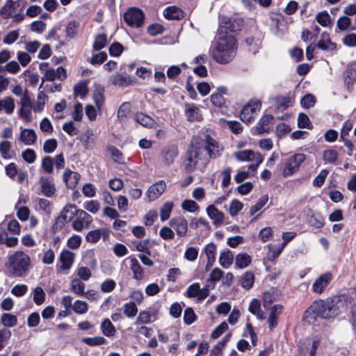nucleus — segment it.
<instances>
[{"label":"nucleus","mask_w":356,"mask_h":356,"mask_svg":"<svg viewBox=\"0 0 356 356\" xmlns=\"http://www.w3.org/2000/svg\"><path fill=\"white\" fill-rule=\"evenodd\" d=\"M236 49V40L234 36L220 33L218 40L211 48V52L217 63L226 64L234 59Z\"/></svg>","instance_id":"f257e3e1"},{"label":"nucleus","mask_w":356,"mask_h":356,"mask_svg":"<svg viewBox=\"0 0 356 356\" xmlns=\"http://www.w3.org/2000/svg\"><path fill=\"white\" fill-rule=\"evenodd\" d=\"M307 312L314 314L323 318H329L336 316L339 313V307L334 299L327 298L320 300L312 303L307 309Z\"/></svg>","instance_id":"f03ea898"},{"label":"nucleus","mask_w":356,"mask_h":356,"mask_svg":"<svg viewBox=\"0 0 356 356\" xmlns=\"http://www.w3.org/2000/svg\"><path fill=\"white\" fill-rule=\"evenodd\" d=\"M204 148L200 145L192 144L188 148L185 160V170L191 173L195 170L199 161L202 160Z\"/></svg>","instance_id":"7ed1b4c3"},{"label":"nucleus","mask_w":356,"mask_h":356,"mask_svg":"<svg viewBox=\"0 0 356 356\" xmlns=\"http://www.w3.org/2000/svg\"><path fill=\"white\" fill-rule=\"evenodd\" d=\"M145 15L143 11L136 8H131L124 14L125 22L130 26L138 28L143 24Z\"/></svg>","instance_id":"20e7f679"},{"label":"nucleus","mask_w":356,"mask_h":356,"mask_svg":"<svg viewBox=\"0 0 356 356\" xmlns=\"http://www.w3.org/2000/svg\"><path fill=\"white\" fill-rule=\"evenodd\" d=\"M305 159V154L301 153L296 154L290 157L285 164V167L283 170V175L287 177L293 175L298 170L300 165L304 162Z\"/></svg>","instance_id":"39448f33"},{"label":"nucleus","mask_w":356,"mask_h":356,"mask_svg":"<svg viewBox=\"0 0 356 356\" xmlns=\"http://www.w3.org/2000/svg\"><path fill=\"white\" fill-rule=\"evenodd\" d=\"M261 102L258 100L249 102L241 110L240 118L245 123H250L254 120V113L259 111Z\"/></svg>","instance_id":"423d86ee"},{"label":"nucleus","mask_w":356,"mask_h":356,"mask_svg":"<svg viewBox=\"0 0 356 356\" xmlns=\"http://www.w3.org/2000/svg\"><path fill=\"white\" fill-rule=\"evenodd\" d=\"M75 216L76 218L72 226L77 232H81L85 226H88L92 222L91 216L83 210H77Z\"/></svg>","instance_id":"0eeeda50"},{"label":"nucleus","mask_w":356,"mask_h":356,"mask_svg":"<svg viewBox=\"0 0 356 356\" xmlns=\"http://www.w3.org/2000/svg\"><path fill=\"white\" fill-rule=\"evenodd\" d=\"M274 118L272 115H264L253 128V134L260 135L264 133H268L272 129Z\"/></svg>","instance_id":"6e6552de"},{"label":"nucleus","mask_w":356,"mask_h":356,"mask_svg":"<svg viewBox=\"0 0 356 356\" xmlns=\"http://www.w3.org/2000/svg\"><path fill=\"white\" fill-rule=\"evenodd\" d=\"M209 284L200 289L199 283L190 285L186 292L188 298H197L198 301L204 300L209 296Z\"/></svg>","instance_id":"1a4fd4ad"},{"label":"nucleus","mask_w":356,"mask_h":356,"mask_svg":"<svg viewBox=\"0 0 356 356\" xmlns=\"http://www.w3.org/2000/svg\"><path fill=\"white\" fill-rule=\"evenodd\" d=\"M12 267H28L31 260L28 254L22 251H17L9 257Z\"/></svg>","instance_id":"9d476101"},{"label":"nucleus","mask_w":356,"mask_h":356,"mask_svg":"<svg viewBox=\"0 0 356 356\" xmlns=\"http://www.w3.org/2000/svg\"><path fill=\"white\" fill-rule=\"evenodd\" d=\"M204 152H207L211 159H216L221 155L222 147L211 136H207L206 145L203 147Z\"/></svg>","instance_id":"9b49d317"},{"label":"nucleus","mask_w":356,"mask_h":356,"mask_svg":"<svg viewBox=\"0 0 356 356\" xmlns=\"http://www.w3.org/2000/svg\"><path fill=\"white\" fill-rule=\"evenodd\" d=\"M332 278V274L329 271L321 275L314 281L312 285V290L315 293H321L323 290L328 286Z\"/></svg>","instance_id":"f8f14e48"},{"label":"nucleus","mask_w":356,"mask_h":356,"mask_svg":"<svg viewBox=\"0 0 356 356\" xmlns=\"http://www.w3.org/2000/svg\"><path fill=\"white\" fill-rule=\"evenodd\" d=\"M41 193L47 197H51L56 193L55 184L53 179L48 177H40L39 179Z\"/></svg>","instance_id":"ddd939ff"},{"label":"nucleus","mask_w":356,"mask_h":356,"mask_svg":"<svg viewBox=\"0 0 356 356\" xmlns=\"http://www.w3.org/2000/svg\"><path fill=\"white\" fill-rule=\"evenodd\" d=\"M20 3H23V6H25L26 2L23 0L16 1L8 0L5 5L0 9V17L3 19L9 18L12 16L13 13L16 11L17 8L20 6Z\"/></svg>","instance_id":"4468645a"},{"label":"nucleus","mask_w":356,"mask_h":356,"mask_svg":"<svg viewBox=\"0 0 356 356\" xmlns=\"http://www.w3.org/2000/svg\"><path fill=\"white\" fill-rule=\"evenodd\" d=\"M169 225L176 230L177 235L179 236H184L186 234L188 222L184 217L179 216L172 218L169 222Z\"/></svg>","instance_id":"2eb2a0df"},{"label":"nucleus","mask_w":356,"mask_h":356,"mask_svg":"<svg viewBox=\"0 0 356 356\" xmlns=\"http://www.w3.org/2000/svg\"><path fill=\"white\" fill-rule=\"evenodd\" d=\"M166 188L165 183L163 181H159L152 185L147 192V195L150 201H154L160 197Z\"/></svg>","instance_id":"dca6fc26"},{"label":"nucleus","mask_w":356,"mask_h":356,"mask_svg":"<svg viewBox=\"0 0 356 356\" xmlns=\"http://www.w3.org/2000/svg\"><path fill=\"white\" fill-rule=\"evenodd\" d=\"M207 213L209 217L212 220L213 224L216 227H218L224 222L225 214L217 209L214 205H209L207 208Z\"/></svg>","instance_id":"f3484780"},{"label":"nucleus","mask_w":356,"mask_h":356,"mask_svg":"<svg viewBox=\"0 0 356 356\" xmlns=\"http://www.w3.org/2000/svg\"><path fill=\"white\" fill-rule=\"evenodd\" d=\"M316 47L324 51H334L337 49V44L331 41L330 35L325 31L321 33Z\"/></svg>","instance_id":"a211bd4d"},{"label":"nucleus","mask_w":356,"mask_h":356,"mask_svg":"<svg viewBox=\"0 0 356 356\" xmlns=\"http://www.w3.org/2000/svg\"><path fill=\"white\" fill-rule=\"evenodd\" d=\"M185 114L187 120L191 122L199 121L202 119L199 108L193 104H185Z\"/></svg>","instance_id":"6ab92c4d"},{"label":"nucleus","mask_w":356,"mask_h":356,"mask_svg":"<svg viewBox=\"0 0 356 356\" xmlns=\"http://www.w3.org/2000/svg\"><path fill=\"white\" fill-rule=\"evenodd\" d=\"M37 139V135L33 129H22L19 140L26 145H31L35 143Z\"/></svg>","instance_id":"aec40b11"},{"label":"nucleus","mask_w":356,"mask_h":356,"mask_svg":"<svg viewBox=\"0 0 356 356\" xmlns=\"http://www.w3.org/2000/svg\"><path fill=\"white\" fill-rule=\"evenodd\" d=\"M282 312V306L281 305H275L272 308L268 318V327L273 330L277 325V321L280 315Z\"/></svg>","instance_id":"412c9836"},{"label":"nucleus","mask_w":356,"mask_h":356,"mask_svg":"<svg viewBox=\"0 0 356 356\" xmlns=\"http://www.w3.org/2000/svg\"><path fill=\"white\" fill-rule=\"evenodd\" d=\"M63 181L69 188H74L76 187L79 180V175L77 172L71 171L66 169L63 172Z\"/></svg>","instance_id":"4be33fe9"},{"label":"nucleus","mask_w":356,"mask_h":356,"mask_svg":"<svg viewBox=\"0 0 356 356\" xmlns=\"http://www.w3.org/2000/svg\"><path fill=\"white\" fill-rule=\"evenodd\" d=\"M163 15L170 20H179L184 17V13L179 8L171 6L165 8Z\"/></svg>","instance_id":"5701e85b"},{"label":"nucleus","mask_w":356,"mask_h":356,"mask_svg":"<svg viewBox=\"0 0 356 356\" xmlns=\"http://www.w3.org/2000/svg\"><path fill=\"white\" fill-rule=\"evenodd\" d=\"M108 236L109 233L106 229H97L88 233L86 235V240L91 243H97L102 236L104 238H106Z\"/></svg>","instance_id":"b1692460"},{"label":"nucleus","mask_w":356,"mask_h":356,"mask_svg":"<svg viewBox=\"0 0 356 356\" xmlns=\"http://www.w3.org/2000/svg\"><path fill=\"white\" fill-rule=\"evenodd\" d=\"M216 249L217 247L213 243H210L205 246L204 252L207 259L206 267L212 266L213 265L216 261Z\"/></svg>","instance_id":"393cba45"},{"label":"nucleus","mask_w":356,"mask_h":356,"mask_svg":"<svg viewBox=\"0 0 356 356\" xmlns=\"http://www.w3.org/2000/svg\"><path fill=\"white\" fill-rule=\"evenodd\" d=\"M162 154L164 163L169 165L174 162L175 159L178 156V149L177 147L170 146L163 149Z\"/></svg>","instance_id":"a878e982"},{"label":"nucleus","mask_w":356,"mask_h":356,"mask_svg":"<svg viewBox=\"0 0 356 356\" xmlns=\"http://www.w3.org/2000/svg\"><path fill=\"white\" fill-rule=\"evenodd\" d=\"M15 108V101L11 97H6L0 101V112L4 111L6 114L11 115Z\"/></svg>","instance_id":"bb28decb"},{"label":"nucleus","mask_w":356,"mask_h":356,"mask_svg":"<svg viewBox=\"0 0 356 356\" xmlns=\"http://www.w3.org/2000/svg\"><path fill=\"white\" fill-rule=\"evenodd\" d=\"M74 260V254L68 250H64L60 252V261L62 262L61 267H71Z\"/></svg>","instance_id":"cd10ccee"},{"label":"nucleus","mask_w":356,"mask_h":356,"mask_svg":"<svg viewBox=\"0 0 356 356\" xmlns=\"http://www.w3.org/2000/svg\"><path fill=\"white\" fill-rule=\"evenodd\" d=\"M248 309L250 312L257 316V318L260 320H264L265 318L264 312L261 311V303L259 300L254 298L251 301Z\"/></svg>","instance_id":"c85d7f7f"},{"label":"nucleus","mask_w":356,"mask_h":356,"mask_svg":"<svg viewBox=\"0 0 356 356\" xmlns=\"http://www.w3.org/2000/svg\"><path fill=\"white\" fill-rule=\"evenodd\" d=\"M112 84L119 86H125L131 83V77L117 73L111 77Z\"/></svg>","instance_id":"c756f323"},{"label":"nucleus","mask_w":356,"mask_h":356,"mask_svg":"<svg viewBox=\"0 0 356 356\" xmlns=\"http://www.w3.org/2000/svg\"><path fill=\"white\" fill-rule=\"evenodd\" d=\"M308 223L316 228H321L324 225V218L320 213H312L308 215Z\"/></svg>","instance_id":"7c9ffc66"},{"label":"nucleus","mask_w":356,"mask_h":356,"mask_svg":"<svg viewBox=\"0 0 356 356\" xmlns=\"http://www.w3.org/2000/svg\"><path fill=\"white\" fill-rule=\"evenodd\" d=\"M234 156L238 161H253L254 151L245 149L235 152Z\"/></svg>","instance_id":"2f4dec72"},{"label":"nucleus","mask_w":356,"mask_h":356,"mask_svg":"<svg viewBox=\"0 0 356 356\" xmlns=\"http://www.w3.org/2000/svg\"><path fill=\"white\" fill-rule=\"evenodd\" d=\"M135 120L145 127H152L155 123L154 120L150 116L143 113H136Z\"/></svg>","instance_id":"473e14b6"},{"label":"nucleus","mask_w":356,"mask_h":356,"mask_svg":"<svg viewBox=\"0 0 356 356\" xmlns=\"http://www.w3.org/2000/svg\"><path fill=\"white\" fill-rule=\"evenodd\" d=\"M107 43V35L105 33L98 34L95 38L92 49L94 51H100L106 46Z\"/></svg>","instance_id":"72a5a7b5"},{"label":"nucleus","mask_w":356,"mask_h":356,"mask_svg":"<svg viewBox=\"0 0 356 356\" xmlns=\"http://www.w3.org/2000/svg\"><path fill=\"white\" fill-rule=\"evenodd\" d=\"M101 330L103 334L106 337H113L116 332V330L109 319H104L101 324Z\"/></svg>","instance_id":"f704fd0d"},{"label":"nucleus","mask_w":356,"mask_h":356,"mask_svg":"<svg viewBox=\"0 0 356 356\" xmlns=\"http://www.w3.org/2000/svg\"><path fill=\"white\" fill-rule=\"evenodd\" d=\"M71 290L79 296L85 294V284L79 278H74L71 281Z\"/></svg>","instance_id":"c9c22d12"},{"label":"nucleus","mask_w":356,"mask_h":356,"mask_svg":"<svg viewBox=\"0 0 356 356\" xmlns=\"http://www.w3.org/2000/svg\"><path fill=\"white\" fill-rule=\"evenodd\" d=\"M254 281V275L250 271L245 272L241 278V286L245 289L252 288Z\"/></svg>","instance_id":"e433bc0d"},{"label":"nucleus","mask_w":356,"mask_h":356,"mask_svg":"<svg viewBox=\"0 0 356 356\" xmlns=\"http://www.w3.org/2000/svg\"><path fill=\"white\" fill-rule=\"evenodd\" d=\"M104 88L103 87H97L93 93V99L97 107L100 109L104 102Z\"/></svg>","instance_id":"4c0bfd02"},{"label":"nucleus","mask_w":356,"mask_h":356,"mask_svg":"<svg viewBox=\"0 0 356 356\" xmlns=\"http://www.w3.org/2000/svg\"><path fill=\"white\" fill-rule=\"evenodd\" d=\"M1 321L5 327H11L17 325V318L13 314L4 313L1 316Z\"/></svg>","instance_id":"58836bf2"},{"label":"nucleus","mask_w":356,"mask_h":356,"mask_svg":"<svg viewBox=\"0 0 356 356\" xmlns=\"http://www.w3.org/2000/svg\"><path fill=\"white\" fill-rule=\"evenodd\" d=\"M11 143L8 140L0 142V154L3 159H10L12 154H10Z\"/></svg>","instance_id":"ea45409f"},{"label":"nucleus","mask_w":356,"mask_h":356,"mask_svg":"<svg viewBox=\"0 0 356 356\" xmlns=\"http://www.w3.org/2000/svg\"><path fill=\"white\" fill-rule=\"evenodd\" d=\"M123 312L128 318H133L136 316L138 308L136 303L133 301L125 303L123 306Z\"/></svg>","instance_id":"a19ab883"},{"label":"nucleus","mask_w":356,"mask_h":356,"mask_svg":"<svg viewBox=\"0 0 356 356\" xmlns=\"http://www.w3.org/2000/svg\"><path fill=\"white\" fill-rule=\"evenodd\" d=\"M323 159L325 163L335 164L338 159V153L332 149L325 150L323 153Z\"/></svg>","instance_id":"79ce46f5"},{"label":"nucleus","mask_w":356,"mask_h":356,"mask_svg":"<svg viewBox=\"0 0 356 356\" xmlns=\"http://www.w3.org/2000/svg\"><path fill=\"white\" fill-rule=\"evenodd\" d=\"M76 207L74 204H69L65 205L60 212V215L65 218L68 220H71L76 214Z\"/></svg>","instance_id":"37998d69"},{"label":"nucleus","mask_w":356,"mask_h":356,"mask_svg":"<svg viewBox=\"0 0 356 356\" xmlns=\"http://www.w3.org/2000/svg\"><path fill=\"white\" fill-rule=\"evenodd\" d=\"M45 293L42 287L37 286L34 289L33 299L37 305H40L44 303L45 300Z\"/></svg>","instance_id":"c03bdc74"},{"label":"nucleus","mask_w":356,"mask_h":356,"mask_svg":"<svg viewBox=\"0 0 356 356\" xmlns=\"http://www.w3.org/2000/svg\"><path fill=\"white\" fill-rule=\"evenodd\" d=\"M234 257L230 250L221 252L219 257V263L223 267L230 266L232 264Z\"/></svg>","instance_id":"a18cd8bd"},{"label":"nucleus","mask_w":356,"mask_h":356,"mask_svg":"<svg viewBox=\"0 0 356 356\" xmlns=\"http://www.w3.org/2000/svg\"><path fill=\"white\" fill-rule=\"evenodd\" d=\"M82 341L90 346H95L104 344L106 339L103 337H85L82 339Z\"/></svg>","instance_id":"49530a36"},{"label":"nucleus","mask_w":356,"mask_h":356,"mask_svg":"<svg viewBox=\"0 0 356 356\" xmlns=\"http://www.w3.org/2000/svg\"><path fill=\"white\" fill-rule=\"evenodd\" d=\"M41 167L42 170L48 173L51 174L54 170V159L51 156H44L42 160Z\"/></svg>","instance_id":"de8ad7c7"},{"label":"nucleus","mask_w":356,"mask_h":356,"mask_svg":"<svg viewBox=\"0 0 356 356\" xmlns=\"http://www.w3.org/2000/svg\"><path fill=\"white\" fill-rule=\"evenodd\" d=\"M251 263V257L246 253L238 254L236 257L237 267H247Z\"/></svg>","instance_id":"09e8293b"},{"label":"nucleus","mask_w":356,"mask_h":356,"mask_svg":"<svg viewBox=\"0 0 356 356\" xmlns=\"http://www.w3.org/2000/svg\"><path fill=\"white\" fill-rule=\"evenodd\" d=\"M274 301H275V298L273 289H270L264 293L263 297V306L266 309H268Z\"/></svg>","instance_id":"8fccbe9b"},{"label":"nucleus","mask_w":356,"mask_h":356,"mask_svg":"<svg viewBox=\"0 0 356 356\" xmlns=\"http://www.w3.org/2000/svg\"><path fill=\"white\" fill-rule=\"evenodd\" d=\"M268 201V196L267 195H262L256 204L252 206L250 209L251 216L254 215L259 211Z\"/></svg>","instance_id":"3c124183"},{"label":"nucleus","mask_w":356,"mask_h":356,"mask_svg":"<svg viewBox=\"0 0 356 356\" xmlns=\"http://www.w3.org/2000/svg\"><path fill=\"white\" fill-rule=\"evenodd\" d=\"M298 126L299 128H306L309 129L312 128V124L309 117L304 113H301L298 115Z\"/></svg>","instance_id":"603ef678"},{"label":"nucleus","mask_w":356,"mask_h":356,"mask_svg":"<svg viewBox=\"0 0 356 356\" xmlns=\"http://www.w3.org/2000/svg\"><path fill=\"white\" fill-rule=\"evenodd\" d=\"M172 207L173 204L171 202H167L163 204L160 211V217L162 221H165L170 218Z\"/></svg>","instance_id":"864d4df0"},{"label":"nucleus","mask_w":356,"mask_h":356,"mask_svg":"<svg viewBox=\"0 0 356 356\" xmlns=\"http://www.w3.org/2000/svg\"><path fill=\"white\" fill-rule=\"evenodd\" d=\"M316 19L323 26H327L331 21V17L327 11L320 12L316 14Z\"/></svg>","instance_id":"5fc2aeb1"},{"label":"nucleus","mask_w":356,"mask_h":356,"mask_svg":"<svg viewBox=\"0 0 356 356\" xmlns=\"http://www.w3.org/2000/svg\"><path fill=\"white\" fill-rule=\"evenodd\" d=\"M79 27V22L74 20L70 22L66 27V36L71 38H74L77 33Z\"/></svg>","instance_id":"6e6d98bb"},{"label":"nucleus","mask_w":356,"mask_h":356,"mask_svg":"<svg viewBox=\"0 0 356 356\" xmlns=\"http://www.w3.org/2000/svg\"><path fill=\"white\" fill-rule=\"evenodd\" d=\"M72 309L76 314H83L88 312V305L85 301L76 300L73 304Z\"/></svg>","instance_id":"4d7b16f0"},{"label":"nucleus","mask_w":356,"mask_h":356,"mask_svg":"<svg viewBox=\"0 0 356 356\" xmlns=\"http://www.w3.org/2000/svg\"><path fill=\"white\" fill-rule=\"evenodd\" d=\"M275 102L277 109L281 111H284L291 105L290 99L286 97H277Z\"/></svg>","instance_id":"13d9d810"},{"label":"nucleus","mask_w":356,"mask_h":356,"mask_svg":"<svg viewBox=\"0 0 356 356\" xmlns=\"http://www.w3.org/2000/svg\"><path fill=\"white\" fill-rule=\"evenodd\" d=\"M243 204L239 200H233L229 208V213L231 216H236L238 212L243 209Z\"/></svg>","instance_id":"bf43d9fd"},{"label":"nucleus","mask_w":356,"mask_h":356,"mask_svg":"<svg viewBox=\"0 0 356 356\" xmlns=\"http://www.w3.org/2000/svg\"><path fill=\"white\" fill-rule=\"evenodd\" d=\"M197 318L196 314L191 307H187L184 313V322L186 325L192 324Z\"/></svg>","instance_id":"052dcab7"},{"label":"nucleus","mask_w":356,"mask_h":356,"mask_svg":"<svg viewBox=\"0 0 356 356\" xmlns=\"http://www.w3.org/2000/svg\"><path fill=\"white\" fill-rule=\"evenodd\" d=\"M70 220L65 219V217L60 214L56 218L55 222L52 225L51 229L54 233H56L60 231L66 223L69 222Z\"/></svg>","instance_id":"680f3d73"},{"label":"nucleus","mask_w":356,"mask_h":356,"mask_svg":"<svg viewBox=\"0 0 356 356\" xmlns=\"http://www.w3.org/2000/svg\"><path fill=\"white\" fill-rule=\"evenodd\" d=\"M88 92L87 83L85 82H80L74 87V92L76 96L83 97Z\"/></svg>","instance_id":"e2e57ef3"},{"label":"nucleus","mask_w":356,"mask_h":356,"mask_svg":"<svg viewBox=\"0 0 356 356\" xmlns=\"http://www.w3.org/2000/svg\"><path fill=\"white\" fill-rule=\"evenodd\" d=\"M351 24L350 19L347 16L340 17L337 22V26L338 29L341 31H346L349 29Z\"/></svg>","instance_id":"0e129e2a"},{"label":"nucleus","mask_w":356,"mask_h":356,"mask_svg":"<svg viewBox=\"0 0 356 356\" xmlns=\"http://www.w3.org/2000/svg\"><path fill=\"white\" fill-rule=\"evenodd\" d=\"M58 143L54 138L47 139L43 144V151L45 153H52L57 147Z\"/></svg>","instance_id":"69168bd1"},{"label":"nucleus","mask_w":356,"mask_h":356,"mask_svg":"<svg viewBox=\"0 0 356 356\" xmlns=\"http://www.w3.org/2000/svg\"><path fill=\"white\" fill-rule=\"evenodd\" d=\"M19 36V33L17 30L10 31L6 35L3 42L6 44H12L18 39Z\"/></svg>","instance_id":"338daca9"},{"label":"nucleus","mask_w":356,"mask_h":356,"mask_svg":"<svg viewBox=\"0 0 356 356\" xmlns=\"http://www.w3.org/2000/svg\"><path fill=\"white\" fill-rule=\"evenodd\" d=\"M38 206L40 209L42 210L46 214H51L52 211V206L49 200L44 198H40L38 200Z\"/></svg>","instance_id":"774afa93"}]
</instances>
